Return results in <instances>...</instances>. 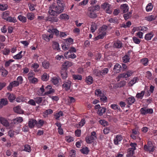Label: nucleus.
I'll return each instance as SVG.
<instances>
[{"mask_svg":"<svg viewBox=\"0 0 157 157\" xmlns=\"http://www.w3.org/2000/svg\"><path fill=\"white\" fill-rule=\"evenodd\" d=\"M0 122L6 127L8 126L9 125V123L8 121L3 117H0Z\"/></svg>","mask_w":157,"mask_h":157,"instance_id":"obj_8","label":"nucleus"},{"mask_svg":"<svg viewBox=\"0 0 157 157\" xmlns=\"http://www.w3.org/2000/svg\"><path fill=\"white\" fill-rule=\"evenodd\" d=\"M132 39L134 42L136 44H138L140 42V40L136 37H133Z\"/></svg>","mask_w":157,"mask_h":157,"instance_id":"obj_54","label":"nucleus"},{"mask_svg":"<svg viewBox=\"0 0 157 157\" xmlns=\"http://www.w3.org/2000/svg\"><path fill=\"white\" fill-rule=\"evenodd\" d=\"M133 149L129 148L128 150V154L127 155V157H131L133 156L134 152Z\"/></svg>","mask_w":157,"mask_h":157,"instance_id":"obj_19","label":"nucleus"},{"mask_svg":"<svg viewBox=\"0 0 157 157\" xmlns=\"http://www.w3.org/2000/svg\"><path fill=\"white\" fill-rule=\"evenodd\" d=\"M106 108L101 107L98 109L97 113L99 115L101 116L103 115V113H104L106 112Z\"/></svg>","mask_w":157,"mask_h":157,"instance_id":"obj_10","label":"nucleus"},{"mask_svg":"<svg viewBox=\"0 0 157 157\" xmlns=\"http://www.w3.org/2000/svg\"><path fill=\"white\" fill-rule=\"evenodd\" d=\"M72 77L74 80H81L82 79V76L78 75H73Z\"/></svg>","mask_w":157,"mask_h":157,"instance_id":"obj_33","label":"nucleus"},{"mask_svg":"<svg viewBox=\"0 0 157 157\" xmlns=\"http://www.w3.org/2000/svg\"><path fill=\"white\" fill-rule=\"evenodd\" d=\"M32 67L34 68V71L35 72H38V71L36 70L37 68L39 67V65L37 63H35L32 64Z\"/></svg>","mask_w":157,"mask_h":157,"instance_id":"obj_59","label":"nucleus"},{"mask_svg":"<svg viewBox=\"0 0 157 157\" xmlns=\"http://www.w3.org/2000/svg\"><path fill=\"white\" fill-rule=\"evenodd\" d=\"M154 16H153V15H151L149 16L146 17H145V19H146L147 20L150 21H152L153 20H154L155 18H154Z\"/></svg>","mask_w":157,"mask_h":157,"instance_id":"obj_49","label":"nucleus"},{"mask_svg":"<svg viewBox=\"0 0 157 157\" xmlns=\"http://www.w3.org/2000/svg\"><path fill=\"white\" fill-rule=\"evenodd\" d=\"M100 8V6L98 5L92 6L89 8L87 15L90 18H95L97 17L98 15L95 11L96 10H99Z\"/></svg>","mask_w":157,"mask_h":157,"instance_id":"obj_2","label":"nucleus"},{"mask_svg":"<svg viewBox=\"0 0 157 157\" xmlns=\"http://www.w3.org/2000/svg\"><path fill=\"white\" fill-rule=\"evenodd\" d=\"M121 69V66L119 64L117 63L115 65L113 70L116 73H119Z\"/></svg>","mask_w":157,"mask_h":157,"instance_id":"obj_13","label":"nucleus"},{"mask_svg":"<svg viewBox=\"0 0 157 157\" xmlns=\"http://www.w3.org/2000/svg\"><path fill=\"white\" fill-rule=\"evenodd\" d=\"M58 19L57 17L53 16L51 17L50 16H48L46 20L50 21L52 23L56 22L58 21Z\"/></svg>","mask_w":157,"mask_h":157,"instance_id":"obj_9","label":"nucleus"},{"mask_svg":"<svg viewBox=\"0 0 157 157\" xmlns=\"http://www.w3.org/2000/svg\"><path fill=\"white\" fill-rule=\"evenodd\" d=\"M14 111L18 114H21L22 113V110L21 109L20 107L19 106H16L13 109Z\"/></svg>","mask_w":157,"mask_h":157,"instance_id":"obj_22","label":"nucleus"},{"mask_svg":"<svg viewBox=\"0 0 157 157\" xmlns=\"http://www.w3.org/2000/svg\"><path fill=\"white\" fill-rule=\"evenodd\" d=\"M28 79L32 83H34L35 82L38 81L37 79L34 77L33 78L29 77L28 78Z\"/></svg>","mask_w":157,"mask_h":157,"instance_id":"obj_46","label":"nucleus"},{"mask_svg":"<svg viewBox=\"0 0 157 157\" xmlns=\"http://www.w3.org/2000/svg\"><path fill=\"white\" fill-rule=\"evenodd\" d=\"M146 107H143L140 110L141 113L144 115L147 114V112L146 111Z\"/></svg>","mask_w":157,"mask_h":157,"instance_id":"obj_53","label":"nucleus"},{"mask_svg":"<svg viewBox=\"0 0 157 157\" xmlns=\"http://www.w3.org/2000/svg\"><path fill=\"white\" fill-rule=\"evenodd\" d=\"M99 35L95 37V40H97L99 39H102L106 35V33H101V32H99Z\"/></svg>","mask_w":157,"mask_h":157,"instance_id":"obj_18","label":"nucleus"},{"mask_svg":"<svg viewBox=\"0 0 157 157\" xmlns=\"http://www.w3.org/2000/svg\"><path fill=\"white\" fill-rule=\"evenodd\" d=\"M108 28V26L106 25H103L99 29V32H101L102 33H106V31Z\"/></svg>","mask_w":157,"mask_h":157,"instance_id":"obj_20","label":"nucleus"},{"mask_svg":"<svg viewBox=\"0 0 157 157\" xmlns=\"http://www.w3.org/2000/svg\"><path fill=\"white\" fill-rule=\"evenodd\" d=\"M148 61V59L147 58H145L142 59L141 60V63L144 65H145V66H146L147 65Z\"/></svg>","mask_w":157,"mask_h":157,"instance_id":"obj_41","label":"nucleus"},{"mask_svg":"<svg viewBox=\"0 0 157 157\" xmlns=\"http://www.w3.org/2000/svg\"><path fill=\"white\" fill-rule=\"evenodd\" d=\"M7 21H8L10 22L15 23L17 22L15 17H8L6 19Z\"/></svg>","mask_w":157,"mask_h":157,"instance_id":"obj_26","label":"nucleus"},{"mask_svg":"<svg viewBox=\"0 0 157 157\" xmlns=\"http://www.w3.org/2000/svg\"><path fill=\"white\" fill-rule=\"evenodd\" d=\"M118 20L115 18H111L109 20V22L114 23H118Z\"/></svg>","mask_w":157,"mask_h":157,"instance_id":"obj_47","label":"nucleus"},{"mask_svg":"<svg viewBox=\"0 0 157 157\" xmlns=\"http://www.w3.org/2000/svg\"><path fill=\"white\" fill-rule=\"evenodd\" d=\"M75 151L74 150H71L70 153V157H75Z\"/></svg>","mask_w":157,"mask_h":157,"instance_id":"obj_52","label":"nucleus"},{"mask_svg":"<svg viewBox=\"0 0 157 157\" xmlns=\"http://www.w3.org/2000/svg\"><path fill=\"white\" fill-rule=\"evenodd\" d=\"M63 116V113L62 111H59V112L57 113L55 115V118L56 120H59V118L60 116Z\"/></svg>","mask_w":157,"mask_h":157,"instance_id":"obj_30","label":"nucleus"},{"mask_svg":"<svg viewBox=\"0 0 157 157\" xmlns=\"http://www.w3.org/2000/svg\"><path fill=\"white\" fill-rule=\"evenodd\" d=\"M126 75L127 74L126 73H125L121 74L119 75L118 77L116 79H117V81H118L119 80V79L120 78H127Z\"/></svg>","mask_w":157,"mask_h":157,"instance_id":"obj_38","label":"nucleus"},{"mask_svg":"<svg viewBox=\"0 0 157 157\" xmlns=\"http://www.w3.org/2000/svg\"><path fill=\"white\" fill-rule=\"evenodd\" d=\"M7 6L6 5H0V10L3 11L7 9Z\"/></svg>","mask_w":157,"mask_h":157,"instance_id":"obj_61","label":"nucleus"},{"mask_svg":"<svg viewBox=\"0 0 157 157\" xmlns=\"http://www.w3.org/2000/svg\"><path fill=\"white\" fill-rule=\"evenodd\" d=\"M71 83L72 82L70 80H65L63 82L62 87L63 88H64L66 91H68L71 88Z\"/></svg>","mask_w":157,"mask_h":157,"instance_id":"obj_5","label":"nucleus"},{"mask_svg":"<svg viewBox=\"0 0 157 157\" xmlns=\"http://www.w3.org/2000/svg\"><path fill=\"white\" fill-rule=\"evenodd\" d=\"M113 46L115 48H120L122 47V45L120 42L115 43L113 44Z\"/></svg>","mask_w":157,"mask_h":157,"instance_id":"obj_48","label":"nucleus"},{"mask_svg":"<svg viewBox=\"0 0 157 157\" xmlns=\"http://www.w3.org/2000/svg\"><path fill=\"white\" fill-rule=\"evenodd\" d=\"M72 63L69 61L65 62L62 65L61 69L67 71V68L70 67L71 66Z\"/></svg>","mask_w":157,"mask_h":157,"instance_id":"obj_7","label":"nucleus"},{"mask_svg":"<svg viewBox=\"0 0 157 157\" xmlns=\"http://www.w3.org/2000/svg\"><path fill=\"white\" fill-rule=\"evenodd\" d=\"M55 92V90L53 89H50L48 91H47L46 92H45L44 93V95H48L49 94H51L52 93H54Z\"/></svg>","mask_w":157,"mask_h":157,"instance_id":"obj_58","label":"nucleus"},{"mask_svg":"<svg viewBox=\"0 0 157 157\" xmlns=\"http://www.w3.org/2000/svg\"><path fill=\"white\" fill-rule=\"evenodd\" d=\"M48 79L47 74L45 73L41 76V79L44 81H47Z\"/></svg>","mask_w":157,"mask_h":157,"instance_id":"obj_42","label":"nucleus"},{"mask_svg":"<svg viewBox=\"0 0 157 157\" xmlns=\"http://www.w3.org/2000/svg\"><path fill=\"white\" fill-rule=\"evenodd\" d=\"M57 5L65 6V4L63 0H57Z\"/></svg>","mask_w":157,"mask_h":157,"instance_id":"obj_64","label":"nucleus"},{"mask_svg":"<svg viewBox=\"0 0 157 157\" xmlns=\"http://www.w3.org/2000/svg\"><path fill=\"white\" fill-rule=\"evenodd\" d=\"M34 15L33 13H28L27 15V17L28 19L30 20L34 19Z\"/></svg>","mask_w":157,"mask_h":157,"instance_id":"obj_40","label":"nucleus"},{"mask_svg":"<svg viewBox=\"0 0 157 157\" xmlns=\"http://www.w3.org/2000/svg\"><path fill=\"white\" fill-rule=\"evenodd\" d=\"M42 66L45 69H48L49 67V63L48 62L44 61L42 63Z\"/></svg>","mask_w":157,"mask_h":157,"instance_id":"obj_39","label":"nucleus"},{"mask_svg":"<svg viewBox=\"0 0 157 157\" xmlns=\"http://www.w3.org/2000/svg\"><path fill=\"white\" fill-rule=\"evenodd\" d=\"M62 78L63 79H65L67 77V71L61 69L60 72Z\"/></svg>","mask_w":157,"mask_h":157,"instance_id":"obj_15","label":"nucleus"},{"mask_svg":"<svg viewBox=\"0 0 157 157\" xmlns=\"http://www.w3.org/2000/svg\"><path fill=\"white\" fill-rule=\"evenodd\" d=\"M65 6L56 5L55 3L50 5L49 8L48 13L53 16H57L63 12Z\"/></svg>","mask_w":157,"mask_h":157,"instance_id":"obj_1","label":"nucleus"},{"mask_svg":"<svg viewBox=\"0 0 157 157\" xmlns=\"http://www.w3.org/2000/svg\"><path fill=\"white\" fill-rule=\"evenodd\" d=\"M24 150L28 152H30L31 151V147L29 145H26L25 146V148Z\"/></svg>","mask_w":157,"mask_h":157,"instance_id":"obj_43","label":"nucleus"},{"mask_svg":"<svg viewBox=\"0 0 157 157\" xmlns=\"http://www.w3.org/2000/svg\"><path fill=\"white\" fill-rule=\"evenodd\" d=\"M1 72H2V75L3 77L6 76L8 74V71L4 68L1 70Z\"/></svg>","mask_w":157,"mask_h":157,"instance_id":"obj_44","label":"nucleus"},{"mask_svg":"<svg viewBox=\"0 0 157 157\" xmlns=\"http://www.w3.org/2000/svg\"><path fill=\"white\" fill-rule=\"evenodd\" d=\"M80 151L83 154H88L89 151V150L87 147L83 148L82 149L80 150Z\"/></svg>","mask_w":157,"mask_h":157,"instance_id":"obj_28","label":"nucleus"},{"mask_svg":"<svg viewBox=\"0 0 157 157\" xmlns=\"http://www.w3.org/2000/svg\"><path fill=\"white\" fill-rule=\"evenodd\" d=\"M43 38L46 41H49L50 40V39L49 38L48 35L46 34L43 35Z\"/></svg>","mask_w":157,"mask_h":157,"instance_id":"obj_60","label":"nucleus"},{"mask_svg":"<svg viewBox=\"0 0 157 157\" xmlns=\"http://www.w3.org/2000/svg\"><path fill=\"white\" fill-rule=\"evenodd\" d=\"M144 150L146 151L153 152L154 151V147L152 146V144L151 141H149L147 142V145H144Z\"/></svg>","mask_w":157,"mask_h":157,"instance_id":"obj_4","label":"nucleus"},{"mask_svg":"<svg viewBox=\"0 0 157 157\" xmlns=\"http://www.w3.org/2000/svg\"><path fill=\"white\" fill-rule=\"evenodd\" d=\"M7 94H9L8 98L10 102H13V101L16 98L15 96L13 94H11L10 93H7Z\"/></svg>","mask_w":157,"mask_h":157,"instance_id":"obj_17","label":"nucleus"},{"mask_svg":"<svg viewBox=\"0 0 157 157\" xmlns=\"http://www.w3.org/2000/svg\"><path fill=\"white\" fill-rule=\"evenodd\" d=\"M60 19H67L68 20L69 19V16L67 14L65 13L62 14H60L59 17Z\"/></svg>","mask_w":157,"mask_h":157,"instance_id":"obj_32","label":"nucleus"},{"mask_svg":"<svg viewBox=\"0 0 157 157\" xmlns=\"http://www.w3.org/2000/svg\"><path fill=\"white\" fill-rule=\"evenodd\" d=\"M97 138L96 133L94 131L92 132L90 136H87L85 138L86 142L87 144H91L94 140Z\"/></svg>","mask_w":157,"mask_h":157,"instance_id":"obj_3","label":"nucleus"},{"mask_svg":"<svg viewBox=\"0 0 157 157\" xmlns=\"http://www.w3.org/2000/svg\"><path fill=\"white\" fill-rule=\"evenodd\" d=\"M138 80V78L137 77L133 78V79L130 81L128 83L129 86H132Z\"/></svg>","mask_w":157,"mask_h":157,"instance_id":"obj_23","label":"nucleus"},{"mask_svg":"<svg viewBox=\"0 0 157 157\" xmlns=\"http://www.w3.org/2000/svg\"><path fill=\"white\" fill-rule=\"evenodd\" d=\"M130 59V57L128 55H125L122 57L123 62L124 63H127L129 62Z\"/></svg>","mask_w":157,"mask_h":157,"instance_id":"obj_27","label":"nucleus"},{"mask_svg":"<svg viewBox=\"0 0 157 157\" xmlns=\"http://www.w3.org/2000/svg\"><path fill=\"white\" fill-rule=\"evenodd\" d=\"M144 93L145 91H141V93H138L137 94L136 97L138 98H140V99H142V97L144 94Z\"/></svg>","mask_w":157,"mask_h":157,"instance_id":"obj_31","label":"nucleus"},{"mask_svg":"<svg viewBox=\"0 0 157 157\" xmlns=\"http://www.w3.org/2000/svg\"><path fill=\"white\" fill-rule=\"evenodd\" d=\"M10 13L8 11H6L3 12L2 18L4 19H6L8 17H9Z\"/></svg>","mask_w":157,"mask_h":157,"instance_id":"obj_36","label":"nucleus"},{"mask_svg":"<svg viewBox=\"0 0 157 157\" xmlns=\"http://www.w3.org/2000/svg\"><path fill=\"white\" fill-rule=\"evenodd\" d=\"M53 113V111L51 109H49L46 110L44 113L45 115H47L48 114L52 113Z\"/></svg>","mask_w":157,"mask_h":157,"instance_id":"obj_63","label":"nucleus"},{"mask_svg":"<svg viewBox=\"0 0 157 157\" xmlns=\"http://www.w3.org/2000/svg\"><path fill=\"white\" fill-rule=\"evenodd\" d=\"M126 100L128 104L130 105L134 103L135 99L133 97H129Z\"/></svg>","mask_w":157,"mask_h":157,"instance_id":"obj_21","label":"nucleus"},{"mask_svg":"<svg viewBox=\"0 0 157 157\" xmlns=\"http://www.w3.org/2000/svg\"><path fill=\"white\" fill-rule=\"evenodd\" d=\"M37 124V121L34 119H30L28 123L29 127L31 128H33Z\"/></svg>","mask_w":157,"mask_h":157,"instance_id":"obj_12","label":"nucleus"},{"mask_svg":"<svg viewBox=\"0 0 157 157\" xmlns=\"http://www.w3.org/2000/svg\"><path fill=\"white\" fill-rule=\"evenodd\" d=\"M153 36V34L151 33L147 34L145 36V39L147 40H151Z\"/></svg>","mask_w":157,"mask_h":157,"instance_id":"obj_29","label":"nucleus"},{"mask_svg":"<svg viewBox=\"0 0 157 157\" xmlns=\"http://www.w3.org/2000/svg\"><path fill=\"white\" fill-rule=\"evenodd\" d=\"M52 81L54 84L56 85L59 82V79L56 77H54L52 80Z\"/></svg>","mask_w":157,"mask_h":157,"instance_id":"obj_56","label":"nucleus"},{"mask_svg":"<svg viewBox=\"0 0 157 157\" xmlns=\"http://www.w3.org/2000/svg\"><path fill=\"white\" fill-rule=\"evenodd\" d=\"M108 71L109 70L107 68H105L104 69L101 71V76L103 75H105V74H107L108 73Z\"/></svg>","mask_w":157,"mask_h":157,"instance_id":"obj_50","label":"nucleus"},{"mask_svg":"<svg viewBox=\"0 0 157 157\" xmlns=\"http://www.w3.org/2000/svg\"><path fill=\"white\" fill-rule=\"evenodd\" d=\"M35 101L38 104L40 103L42 100V98L41 97H38L35 98Z\"/></svg>","mask_w":157,"mask_h":157,"instance_id":"obj_51","label":"nucleus"},{"mask_svg":"<svg viewBox=\"0 0 157 157\" xmlns=\"http://www.w3.org/2000/svg\"><path fill=\"white\" fill-rule=\"evenodd\" d=\"M101 71L96 69L93 71V73L94 75L99 77L101 76Z\"/></svg>","mask_w":157,"mask_h":157,"instance_id":"obj_25","label":"nucleus"},{"mask_svg":"<svg viewBox=\"0 0 157 157\" xmlns=\"http://www.w3.org/2000/svg\"><path fill=\"white\" fill-rule=\"evenodd\" d=\"M22 53V51L20 52L18 54L14 56L13 57V58L15 59H21L22 57V56L21 55Z\"/></svg>","mask_w":157,"mask_h":157,"instance_id":"obj_37","label":"nucleus"},{"mask_svg":"<svg viewBox=\"0 0 157 157\" xmlns=\"http://www.w3.org/2000/svg\"><path fill=\"white\" fill-rule=\"evenodd\" d=\"M111 107L112 109H114L118 110H120V108L119 107V106L116 104H112L111 105Z\"/></svg>","mask_w":157,"mask_h":157,"instance_id":"obj_57","label":"nucleus"},{"mask_svg":"<svg viewBox=\"0 0 157 157\" xmlns=\"http://www.w3.org/2000/svg\"><path fill=\"white\" fill-rule=\"evenodd\" d=\"M97 29V24L92 22V25L90 28V30L92 32L94 33Z\"/></svg>","mask_w":157,"mask_h":157,"instance_id":"obj_24","label":"nucleus"},{"mask_svg":"<svg viewBox=\"0 0 157 157\" xmlns=\"http://www.w3.org/2000/svg\"><path fill=\"white\" fill-rule=\"evenodd\" d=\"M121 9L123 10V13H125L128 10L129 8L128 5L124 4L121 6Z\"/></svg>","mask_w":157,"mask_h":157,"instance_id":"obj_11","label":"nucleus"},{"mask_svg":"<svg viewBox=\"0 0 157 157\" xmlns=\"http://www.w3.org/2000/svg\"><path fill=\"white\" fill-rule=\"evenodd\" d=\"M52 48L54 50L56 51H58L60 49L59 43L54 41L53 42Z\"/></svg>","mask_w":157,"mask_h":157,"instance_id":"obj_16","label":"nucleus"},{"mask_svg":"<svg viewBox=\"0 0 157 157\" xmlns=\"http://www.w3.org/2000/svg\"><path fill=\"white\" fill-rule=\"evenodd\" d=\"M1 103L2 105H5L8 103V101L6 99L2 98L1 99Z\"/></svg>","mask_w":157,"mask_h":157,"instance_id":"obj_45","label":"nucleus"},{"mask_svg":"<svg viewBox=\"0 0 157 157\" xmlns=\"http://www.w3.org/2000/svg\"><path fill=\"white\" fill-rule=\"evenodd\" d=\"M14 60L13 59H10L9 61L6 62L5 64V66L6 67H8L10 65V64L11 62H13Z\"/></svg>","mask_w":157,"mask_h":157,"instance_id":"obj_62","label":"nucleus"},{"mask_svg":"<svg viewBox=\"0 0 157 157\" xmlns=\"http://www.w3.org/2000/svg\"><path fill=\"white\" fill-rule=\"evenodd\" d=\"M153 8V5L151 3H149L146 7V9L147 11H149L152 10Z\"/></svg>","mask_w":157,"mask_h":157,"instance_id":"obj_35","label":"nucleus"},{"mask_svg":"<svg viewBox=\"0 0 157 157\" xmlns=\"http://www.w3.org/2000/svg\"><path fill=\"white\" fill-rule=\"evenodd\" d=\"M18 19L23 22H25L26 21V18L25 17L21 15H19L18 17Z\"/></svg>","mask_w":157,"mask_h":157,"instance_id":"obj_34","label":"nucleus"},{"mask_svg":"<svg viewBox=\"0 0 157 157\" xmlns=\"http://www.w3.org/2000/svg\"><path fill=\"white\" fill-rule=\"evenodd\" d=\"M85 81L88 85H90L93 82V78L91 76H89L86 77Z\"/></svg>","mask_w":157,"mask_h":157,"instance_id":"obj_14","label":"nucleus"},{"mask_svg":"<svg viewBox=\"0 0 157 157\" xmlns=\"http://www.w3.org/2000/svg\"><path fill=\"white\" fill-rule=\"evenodd\" d=\"M2 52L3 54L4 55H7L9 54L10 52V51L9 49L5 48Z\"/></svg>","mask_w":157,"mask_h":157,"instance_id":"obj_55","label":"nucleus"},{"mask_svg":"<svg viewBox=\"0 0 157 157\" xmlns=\"http://www.w3.org/2000/svg\"><path fill=\"white\" fill-rule=\"evenodd\" d=\"M48 32L52 34L48 35L49 38H52L53 37V34H55L56 36H57L59 35V31L56 29H48Z\"/></svg>","mask_w":157,"mask_h":157,"instance_id":"obj_6","label":"nucleus"}]
</instances>
